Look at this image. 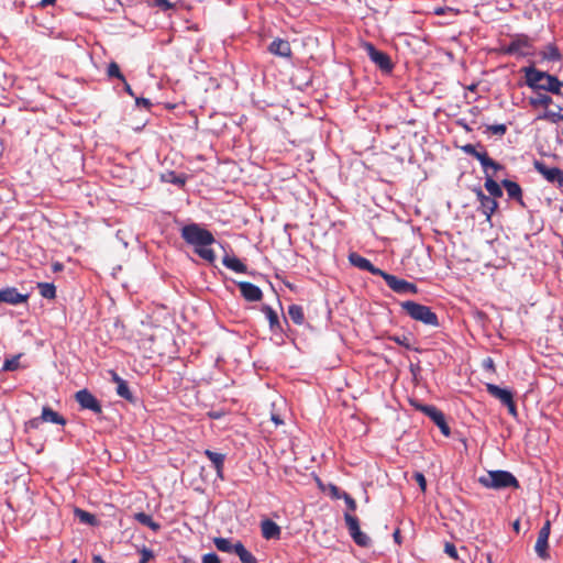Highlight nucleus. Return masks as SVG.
Segmentation results:
<instances>
[{"instance_id": "obj_1", "label": "nucleus", "mask_w": 563, "mask_h": 563, "mask_svg": "<svg viewBox=\"0 0 563 563\" xmlns=\"http://www.w3.org/2000/svg\"><path fill=\"white\" fill-rule=\"evenodd\" d=\"M184 241L192 245L195 253L209 263L216 261V254L209 246L216 242L213 234L197 223H190L181 229Z\"/></svg>"}, {"instance_id": "obj_2", "label": "nucleus", "mask_w": 563, "mask_h": 563, "mask_svg": "<svg viewBox=\"0 0 563 563\" xmlns=\"http://www.w3.org/2000/svg\"><path fill=\"white\" fill-rule=\"evenodd\" d=\"M527 85L534 89H541L559 95L563 84L558 77L544 71H540L533 67L526 69Z\"/></svg>"}, {"instance_id": "obj_3", "label": "nucleus", "mask_w": 563, "mask_h": 563, "mask_svg": "<svg viewBox=\"0 0 563 563\" xmlns=\"http://www.w3.org/2000/svg\"><path fill=\"white\" fill-rule=\"evenodd\" d=\"M401 309L412 319L426 325L439 327V319L430 307L412 300L400 302Z\"/></svg>"}, {"instance_id": "obj_4", "label": "nucleus", "mask_w": 563, "mask_h": 563, "mask_svg": "<svg viewBox=\"0 0 563 563\" xmlns=\"http://www.w3.org/2000/svg\"><path fill=\"white\" fill-rule=\"evenodd\" d=\"M478 483L493 489H503L508 487L519 488L518 479L508 471H489L486 475L478 478Z\"/></svg>"}, {"instance_id": "obj_5", "label": "nucleus", "mask_w": 563, "mask_h": 563, "mask_svg": "<svg viewBox=\"0 0 563 563\" xmlns=\"http://www.w3.org/2000/svg\"><path fill=\"white\" fill-rule=\"evenodd\" d=\"M487 393L498 399L503 405H505L508 409V412L512 416H517V406L514 400V394L511 390L507 388H501L495 384H486Z\"/></svg>"}, {"instance_id": "obj_6", "label": "nucleus", "mask_w": 563, "mask_h": 563, "mask_svg": "<svg viewBox=\"0 0 563 563\" xmlns=\"http://www.w3.org/2000/svg\"><path fill=\"white\" fill-rule=\"evenodd\" d=\"M344 520L353 541L360 547H368L371 544V538L361 531L358 519L345 512Z\"/></svg>"}, {"instance_id": "obj_7", "label": "nucleus", "mask_w": 563, "mask_h": 563, "mask_svg": "<svg viewBox=\"0 0 563 563\" xmlns=\"http://www.w3.org/2000/svg\"><path fill=\"white\" fill-rule=\"evenodd\" d=\"M417 408L437 424L443 435L449 437L451 434L444 413L440 409L432 405H419Z\"/></svg>"}, {"instance_id": "obj_8", "label": "nucleus", "mask_w": 563, "mask_h": 563, "mask_svg": "<svg viewBox=\"0 0 563 563\" xmlns=\"http://www.w3.org/2000/svg\"><path fill=\"white\" fill-rule=\"evenodd\" d=\"M382 278L386 282L388 287L397 294H417L418 287L413 283L398 278L395 275L383 273Z\"/></svg>"}, {"instance_id": "obj_9", "label": "nucleus", "mask_w": 563, "mask_h": 563, "mask_svg": "<svg viewBox=\"0 0 563 563\" xmlns=\"http://www.w3.org/2000/svg\"><path fill=\"white\" fill-rule=\"evenodd\" d=\"M533 167L540 173L549 183L556 184L559 188L563 189V170L559 167H548L543 162L536 159Z\"/></svg>"}, {"instance_id": "obj_10", "label": "nucleus", "mask_w": 563, "mask_h": 563, "mask_svg": "<svg viewBox=\"0 0 563 563\" xmlns=\"http://www.w3.org/2000/svg\"><path fill=\"white\" fill-rule=\"evenodd\" d=\"M364 48L367 52L371 60L376 64L383 71H391L393 63L388 54L383 51H378L372 43H365Z\"/></svg>"}, {"instance_id": "obj_11", "label": "nucleus", "mask_w": 563, "mask_h": 563, "mask_svg": "<svg viewBox=\"0 0 563 563\" xmlns=\"http://www.w3.org/2000/svg\"><path fill=\"white\" fill-rule=\"evenodd\" d=\"M531 44L527 36L522 35L512 40L503 52L508 55L527 56L530 54Z\"/></svg>"}, {"instance_id": "obj_12", "label": "nucleus", "mask_w": 563, "mask_h": 563, "mask_svg": "<svg viewBox=\"0 0 563 563\" xmlns=\"http://www.w3.org/2000/svg\"><path fill=\"white\" fill-rule=\"evenodd\" d=\"M479 201L478 210L485 216L486 221L490 222L492 216L498 208V202L495 198L486 196L481 188L474 190Z\"/></svg>"}, {"instance_id": "obj_13", "label": "nucleus", "mask_w": 563, "mask_h": 563, "mask_svg": "<svg viewBox=\"0 0 563 563\" xmlns=\"http://www.w3.org/2000/svg\"><path fill=\"white\" fill-rule=\"evenodd\" d=\"M75 398L82 409H89L95 413L102 412L100 401L88 389L77 391Z\"/></svg>"}, {"instance_id": "obj_14", "label": "nucleus", "mask_w": 563, "mask_h": 563, "mask_svg": "<svg viewBox=\"0 0 563 563\" xmlns=\"http://www.w3.org/2000/svg\"><path fill=\"white\" fill-rule=\"evenodd\" d=\"M236 285L246 301L255 302L262 300L263 292L258 286L250 282H238Z\"/></svg>"}, {"instance_id": "obj_15", "label": "nucleus", "mask_w": 563, "mask_h": 563, "mask_svg": "<svg viewBox=\"0 0 563 563\" xmlns=\"http://www.w3.org/2000/svg\"><path fill=\"white\" fill-rule=\"evenodd\" d=\"M350 262L357 268L360 269H363V271H366V272H369L371 274L375 275V276H380L383 275L384 271L374 266L372 264V262L356 253H352L350 256Z\"/></svg>"}, {"instance_id": "obj_16", "label": "nucleus", "mask_w": 563, "mask_h": 563, "mask_svg": "<svg viewBox=\"0 0 563 563\" xmlns=\"http://www.w3.org/2000/svg\"><path fill=\"white\" fill-rule=\"evenodd\" d=\"M27 298L29 295L20 294L14 287L0 289V303L5 302L9 305H19L25 302Z\"/></svg>"}, {"instance_id": "obj_17", "label": "nucleus", "mask_w": 563, "mask_h": 563, "mask_svg": "<svg viewBox=\"0 0 563 563\" xmlns=\"http://www.w3.org/2000/svg\"><path fill=\"white\" fill-rule=\"evenodd\" d=\"M268 52L273 55L289 58L292 51L288 41L283 38H275L268 46Z\"/></svg>"}, {"instance_id": "obj_18", "label": "nucleus", "mask_w": 563, "mask_h": 563, "mask_svg": "<svg viewBox=\"0 0 563 563\" xmlns=\"http://www.w3.org/2000/svg\"><path fill=\"white\" fill-rule=\"evenodd\" d=\"M40 420L62 426L66 423V420L58 412L54 411L51 407L47 406L43 407L41 417L33 419L31 424L33 427H37Z\"/></svg>"}, {"instance_id": "obj_19", "label": "nucleus", "mask_w": 563, "mask_h": 563, "mask_svg": "<svg viewBox=\"0 0 563 563\" xmlns=\"http://www.w3.org/2000/svg\"><path fill=\"white\" fill-rule=\"evenodd\" d=\"M472 156L479 161L485 172L487 170V168H493L494 172L503 169V166L499 163L495 162L493 158H490L486 151L476 150Z\"/></svg>"}, {"instance_id": "obj_20", "label": "nucleus", "mask_w": 563, "mask_h": 563, "mask_svg": "<svg viewBox=\"0 0 563 563\" xmlns=\"http://www.w3.org/2000/svg\"><path fill=\"white\" fill-rule=\"evenodd\" d=\"M472 156L479 161L485 172L487 170V168H493L494 172L503 169V166L499 163L495 162L493 158H490L486 151L476 150Z\"/></svg>"}, {"instance_id": "obj_21", "label": "nucleus", "mask_w": 563, "mask_h": 563, "mask_svg": "<svg viewBox=\"0 0 563 563\" xmlns=\"http://www.w3.org/2000/svg\"><path fill=\"white\" fill-rule=\"evenodd\" d=\"M261 528H262V536L265 539H267V540L279 539L280 528L273 520L266 519V520L262 521Z\"/></svg>"}, {"instance_id": "obj_22", "label": "nucleus", "mask_w": 563, "mask_h": 563, "mask_svg": "<svg viewBox=\"0 0 563 563\" xmlns=\"http://www.w3.org/2000/svg\"><path fill=\"white\" fill-rule=\"evenodd\" d=\"M501 185L505 187L509 198L517 200L521 206H523L522 190L516 181L504 179Z\"/></svg>"}, {"instance_id": "obj_23", "label": "nucleus", "mask_w": 563, "mask_h": 563, "mask_svg": "<svg viewBox=\"0 0 563 563\" xmlns=\"http://www.w3.org/2000/svg\"><path fill=\"white\" fill-rule=\"evenodd\" d=\"M206 456L212 462L217 474L220 478H223V464H224V454L213 452L211 450L205 451Z\"/></svg>"}, {"instance_id": "obj_24", "label": "nucleus", "mask_w": 563, "mask_h": 563, "mask_svg": "<svg viewBox=\"0 0 563 563\" xmlns=\"http://www.w3.org/2000/svg\"><path fill=\"white\" fill-rule=\"evenodd\" d=\"M222 264L235 272V273H241V274H244L247 272V267L244 263H242L238 257L235 256H229V255H225L223 258H222Z\"/></svg>"}, {"instance_id": "obj_25", "label": "nucleus", "mask_w": 563, "mask_h": 563, "mask_svg": "<svg viewBox=\"0 0 563 563\" xmlns=\"http://www.w3.org/2000/svg\"><path fill=\"white\" fill-rule=\"evenodd\" d=\"M534 551L540 559L548 560L550 558L549 538L538 533Z\"/></svg>"}, {"instance_id": "obj_26", "label": "nucleus", "mask_w": 563, "mask_h": 563, "mask_svg": "<svg viewBox=\"0 0 563 563\" xmlns=\"http://www.w3.org/2000/svg\"><path fill=\"white\" fill-rule=\"evenodd\" d=\"M234 553L242 563H257L256 558L240 541L234 543Z\"/></svg>"}, {"instance_id": "obj_27", "label": "nucleus", "mask_w": 563, "mask_h": 563, "mask_svg": "<svg viewBox=\"0 0 563 563\" xmlns=\"http://www.w3.org/2000/svg\"><path fill=\"white\" fill-rule=\"evenodd\" d=\"M263 311L268 320L271 330L274 332L282 331L279 318L276 311L273 310L269 306H264Z\"/></svg>"}, {"instance_id": "obj_28", "label": "nucleus", "mask_w": 563, "mask_h": 563, "mask_svg": "<svg viewBox=\"0 0 563 563\" xmlns=\"http://www.w3.org/2000/svg\"><path fill=\"white\" fill-rule=\"evenodd\" d=\"M134 519L139 523L148 527L154 532H157L161 529V525L158 522L154 521L152 516H150L145 512H136L134 515Z\"/></svg>"}, {"instance_id": "obj_29", "label": "nucleus", "mask_w": 563, "mask_h": 563, "mask_svg": "<svg viewBox=\"0 0 563 563\" xmlns=\"http://www.w3.org/2000/svg\"><path fill=\"white\" fill-rule=\"evenodd\" d=\"M74 515L81 523L89 525V526L98 525V519L96 518V516L91 512L84 510V509L75 508Z\"/></svg>"}, {"instance_id": "obj_30", "label": "nucleus", "mask_w": 563, "mask_h": 563, "mask_svg": "<svg viewBox=\"0 0 563 563\" xmlns=\"http://www.w3.org/2000/svg\"><path fill=\"white\" fill-rule=\"evenodd\" d=\"M288 316L291 319V321L297 325H301L305 322L303 309L299 305H290L288 307Z\"/></svg>"}, {"instance_id": "obj_31", "label": "nucleus", "mask_w": 563, "mask_h": 563, "mask_svg": "<svg viewBox=\"0 0 563 563\" xmlns=\"http://www.w3.org/2000/svg\"><path fill=\"white\" fill-rule=\"evenodd\" d=\"M485 189L488 191L489 197L500 198L503 197V190L497 181L493 179L492 176H487L485 179Z\"/></svg>"}, {"instance_id": "obj_32", "label": "nucleus", "mask_w": 563, "mask_h": 563, "mask_svg": "<svg viewBox=\"0 0 563 563\" xmlns=\"http://www.w3.org/2000/svg\"><path fill=\"white\" fill-rule=\"evenodd\" d=\"M37 288L42 297L54 299L56 297V287L52 283H38Z\"/></svg>"}, {"instance_id": "obj_33", "label": "nucleus", "mask_w": 563, "mask_h": 563, "mask_svg": "<svg viewBox=\"0 0 563 563\" xmlns=\"http://www.w3.org/2000/svg\"><path fill=\"white\" fill-rule=\"evenodd\" d=\"M213 543L216 548L221 552H234V544L231 542L230 539L218 537L213 539Z\"/></svg>"}, {"instance_id": "obj_34", "label": "nucleus", "mask_w": 563, "mask_h": 563, "mask_svg": "<svg viewBox=\"0 0 563 563\" xmlns=\"http://www.w3.org/2000/svg\"><path fill=\"white\" fill-rule=\"evenodd\" d=\"M117 394L130 402H134V400H135L134 396H133L132 391L130 390L129 385L125 380L120 382V384L117 385Z\"/></svg>"}, {"instance_id": "obj_35", "label": "nucleus", "mask_w": 563, "mask_h": 563, "mask_svg": "<svg viewBox=\"0 0 563 563\" xmlns=\"http://www.w3.org/2000/svg\"><path fill=\"white\" fill-rule=\"evenodd\" d=\"M507 132V125L501 124H489L486 125L485 133H490L493 135L504 136Z\"/></svg>"}, {"instance_id": "obj_36", "label": "nucleus", "mask_w": 563, "mask_h": 563, "mask_svg": "<svg viewBox=\"0 0 563 563\" xmlns=\"http://www.w3.org/2000/svg\"><path fill=\"white\" fill-rule=\"evenodd\" d=\"M107 74L109 77H115L121 81H125L124 75L121 73L119 65L115 62H111L108 65Z\"/></svg>"}, {"instance_id": "obj_37", "label": "nucleus", "mask_w": 563, "mask_h": 563, "mask_svg": "<svg viewBox=\"0 0 563 563\" xmlns=\"http://www.w3.org/2000/svg\"><path fill=\"white\" fill-rule=\"evenodd\" d=\"M552 102V98L544 93H538L536 98H532L530 100V103L534 107L537 106H543L548 107Z\"/></svg>"}, {"instance_id": "obj_38", "label": "nucleus", "mask_w": 563, "mask_h": 563, "mask_svg": "<svg viewBox=\"0 0 563 563\" xmlns=\"http://www.w3.org/2000/svg\"><path fill=\"white\" fill-rule=\"evenodd\" d=\"M390 341L404 346L407 350H411L410 339L407 335H391L388 338Z\"/></svg>"}, {"instance_id": "obj_39", "label": "nucleus", "mask_w": 563, "mask_h": 563, "mask_svg": "<svg viewBox=\"0 0 563 563\" xmlns=\"http://www.w3.org/2000/svg\"><path fill=\"white\" fill-rule=\"evenodd\" d=\"M544 58L549 60H556L560 58L559 49L555 46L549 45L547 47V52L544 53Z\"/></svg>"}, {"instance_id": "obj_40", "label": "nucleus", "mask_w": 563, "mask_h": 563, "mask_svg": "<svg viewBox=\"0 0 563 563\" xmlns=\"http://www.w3.org/2000/svg\"><path fill=\"white\" fill-rule=\"evenodd\" d=\"M540 119H549L552 122L563 120V108H560L558 113L547 112L542 117H540Z\"/></svg>"}, {"instance_id": "obj_41", "label": "nucleus", "mask_w": 563, "mask_h": 563, "mask_svg": "<svg viewBox=\"0 0 563 563\" xmlns=\"http://www.w3.org/2000/svg\"><path fill=\"white\" fill-rule=\"evenodd\" d=\"M20 365L19 356H14L10 360H7L3 364V369L5 371H15Z\"/></svg>"}, {"instance_id": "obj_42", "label": "nucleus", "mask_w": 563, "mask_h": 563, "mask_svg": "<svg viewBox=\"0 0 563 563\" xmlns=\"http://www.w3.org/2000/svg\"><path fill=\"white\" fill-rule=\"evenodd\" d=\"M444 552L453 560H459V554L455 545L451 542L444 544Z\"/></svg>"}, {"instance_id": "obj_43", "label": "nucleus", "mask_w": 563, "mask_h": 563, "mask_svg": "<svg viewBox=\"0 0 563 563\" xmlns=\"http://www.w3.org/2000/svg\"><path fill=\"white\" fill-rule=\"evenodd\" d=\"M342 499H344L349 510H351V511L356 510V501L350 494H347L346 492H343Z\"/></svg>"}, {"instance_id": "obj_44", "label": "nucleus", "mask_w": 563, "mask_h": 563, "mask_svg": "<svg viewBox=\"0 0 563 563\" xmlns=\"http://www.w3.org/2000/svg\"><path fill=\"white\" fill-rule=\"evenodd\" d=\"M413 478L417 482V484L419 485L420 489L424 493L427 489V479H426L424 475L420 472H416L413 474Z\"/></svg>"}, {"instance_id": "obj_45", "label": "nucleus", "mask_w": 563, "mask_h": 563, "mask_svg": "<svg viewBox=\"0 0 563 563\" xmlns=\"http://www.w3.org/2000/svg\"><path fill=\"white\" fill-rule=\"evenodd\" d=\"M153 558H154V553H153L152 550H150V549H147L145 547L141 550L140 563H147Z\"/></svg>"}, {"instance_id": "obj_46", "label": "nucleus", "mask_w": 563, "mask_h": 563, "mask_svg": "<svg viewBox=\"0 0 563 563\" xmlns=\"http://www.w3.org/2000/svg\"><path fill=\"white\" fill-rule=\"evenodd\" d=\"M202 563H221V560L216 553L210 552L202 556Z\"/></svg>"}, {"instance_id": "obj_47", "label": "nucleus", "mask_w": 563, "mask_h": 563, "mask_svg": "<svg viewBox=\"0 0 563 563\" xmlns=\"http://www.w3.org/2000/svg\"><path fill=\"white\" fill-rule=\"evenodd\" d=\"M154 4L164 11L169 10L174 7L169 0H154Z\"/></svg>"}, {"instance_id": "obj_48", "label": "nucleus", "mask_w": 563, "mask_h": 563, "mask_svg": "<svg viewBox=\"0 0 563 563\" xmlns=\"http://www.w3.org/2000/svg\"><path fill=\"white\" fill-rule=\"evenodd\" d=\"M551 533V521L547 519L542 526V528L539 531V534L550 537Z\"/></svg>"}, {"instance_id": "obj_49", "label": "nucleus", "mask_w": 563, "mask_h": 563, "mask_svg": "<svg viewBox=\"0 0 563 563\" xmlns=\"http://www.w3.org/2000/svg\"><path fill=\"white\" fill-rule=\"evenodd\" d=\"M483 366H484V368H486V369H488V371H490V372H493V373L496 371V367H495L494 361H493V358H490V357H487V358H485V360L483 361Z\"/></svg>"}, {"instance_id": "obj_50", "label": "nucleus", "mask_w": 563, "mask_h": 563, "mask_svg": "<svg viewBox=\"0 0 563 563\" xmlns=\"http://www.w3.org/2000/svg\"><path fill=\"white\" fill-rule=\"evenodd\" d=\"M136 104L148 110L152 106V102L146 98H136Z\"/></svg>"}, {"instance_id": "obj_51", "label": "nucleus", "mask_w": 563, "mask_h": 563, "mask_svg": "<svg viewBox=\"0 0 563 563\" xmlns=\"http://www.w3.org/2000/svg\"><path fill=\"white\" fill-rule=\"evenodd\" d=\"M169 181L175 184V185H178V186L183 187L186 184V177H184V176H173V178Z\"/></svg>"}, {"instance_id": "obj_52", "label": "nucleus", "mask_w": 563, "mask_h": 563, "mask_svg": "<svg viewBox=\"0 0 563 563\" xmlns=\"http://www.w3.org/2000/svg\"><path fill=\"white\" fill-rule=\"evenodd\" d=\"M462 150L464 153L472 156L474 154V152L476 151V146L473 144H466V145L462 146Z\"/></svg>"}, {"instance_id": "obj_53", "label": "nucleus", "mask_w": 563, "mask_h": 563, "mask_svg": "<svg viewBox=\"0 0 563 563\" xmlns=\"http://www.w3.org/2000/svg\"><path fill=\"white\" fill-rule=\"evenodd\" d=\"M331 493H332L333 497L339 498V499L342 498V493L343 492L339 487H336L334 485H331Z\"/></svg>"}, {"instance_id": "obj_54", "label": "nucleus", "mask_w": 563, "mask_h": 563, "mask_svg": "<svg viewBox=\"0 0 563 563\" xmlns=\"http://www.w3.org/2000/svg\"><path fill=\"white\" fill-rule=\"evenodd\" d=\"M110 374H111V378L112 380L119 385L120 382H123L124 379H122L114 371H110Z\"/></svg>"}, {"instance_id": "obj_55", "label": "nucleus", "mask_w": 563, "mask_h": 563, "mask_svg": "<svg viewBox=\"0 0 563 563\" xmlns=\"http://www.w3.org/2000/svg\"><path fill=\"white\" fill-rule=\"evenodd\" d=\"M393 537H394V540L396 543L401 544V536H400L399 529L395 530V532L393 533Z\"/></svg>"}, {"instance_id": "obj_56", "label": "nucleus", "mask_w": 563, "mask_h": 563, "mask_svg": "<svg viewBox=\"0 0 563 563\" xmlns=\"http://www.w3.org/2000/svg\"><path fill=\"white\" fill-rule=\"evenodd\" d=\"M56 2V0H41L40 5L45 8L47 5H52Z\"/></svg>"}, {"instance_id": "obj_57", "label": "nucleus", "mask_w": 563, "mask_h": 563, "mask_svg": "<svg viewBox=\"0 0 563 563\" xmlns=\"http://www.w3.org/2000/svg\"><path fill=\"white\" fill-rule=\"evenodd\" d=\"M122 82L124 84V90H125L130 96L134 97V92H133V90H132L131 86L126 82V80H125V81H122Z\"/></svg>"}, {"instance_id": "obj_58", "label": "nucleus", "mask_w": 563, "mask_h": 563, "mask_svg": "<svg viewBox=\"0 0 563 563\" xmlns=\"http://www.w3.org/2000/svg\"><path fill=\"white\" fill-rule=\"evenodd\" d=\"M272 420L274 421V423H275L276 426H279V424H282V423H283V420L279 418V416H278V415H272Z\"/></svg>"}, {"instance_id": "obj_59", "label": "nucleus", "mask_w": 563, "mask_h": 563, "mask_svg": "<svg viewBox=\"0 0 563 563\" xmlns=\"http://www.w3.org/2000/svg\"><path fill=\"white\" fill-rule=\"evenodd\" d=\"M63 267H64V266H63V264H62V263L56 262V263H54V264H53V271H54V272H59V271H62V269H63Z\"/></svg>"}, {"instance_id": "obj_60", "label": "nucleus", "mask_w": 563, "mask_h": 563, "mask_svg": "<svg viewBox=\"0 0 563 563\" xmlns=\"http://www.w3.org/2000/svg\"><path fill=\"white\" fill-rule=\"evenodd\" d=\"M92 563H104V561L100 555H93Z\"/></svg>"}, {"instance_id": "obj_61", "label": "nucleus", "mask_w": 563, "mask_h": 563, "mask_svg": "<svg viewBox=\"0 0 563 563\" xmlns=\"http://www.w3.org/2000/svg\"><path fill=\"white\" fill-rule=\"evenodd\" d=\"M512 528L516 532H519L520 530V521L519 520H516L514 523H512Z\"/></svg>"}, {"instance_id": "obj_62", "label": "nucleus", "mask_w": 563, "mask_h": 563, "mask_svg": "<svg viewBox=\"0 0 563 563\" xmlns=\"http://www.w3.org/2000/svg\"><path fill=\"white\" fill-rule=\"evenodd\" d=\"M487 563H492V556H490V554H487Z\"/></svg>"}, {"instance_id": "obj_63", "label": "nucleus", "mask_w": 563, "mask_h": 563, "mask_svg": "<svg viewBox=\"0 0 563 563\" xmlns=\"http://www.w3.org/2000/svg\"><path fill=\"white\" fill-rule=\"evenodd\" d=\"M188 562H189V560H187V559L184 560V563H188Z\"/></svg>"}]
</instances>
